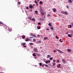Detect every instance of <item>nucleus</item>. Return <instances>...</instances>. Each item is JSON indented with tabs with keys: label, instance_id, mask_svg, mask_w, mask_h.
Here are the masks:
<instances>
[{
	"label": "nucleus",
	"instance_id": "55",
	"mask_svg": "<svg viewBox=\"0 0 73 73\" xmlns=\"http://www.w3.org/2000/svg\"><path fill=\"white\" fill-rule=\"evenodd\" d=\"M71 32H72V33H73V31H71Z\"/></svg>",
	"mask_w": 73,
	"mask_h": 73
},
{
	"label": "nucleus",
	"instance_id": "34",
	"mask_svg": "<svg viewBox=\"0 0 73 73\" xmlns=\"http://www.w3.org/2000/svg\"><path fill=\"white\" fill-rule=\"evenodd\" d=\"M56 38L57 39H58V36H56Z\"/></svg>",
	"mask_w": 73,
	"mask_h": 73
},
{
	"label": "nucleus",
	"instance_id": "28",
	"mask_svg": "<svg viewBox=\"0 0 73 73\" xmlns=\"http://www.w3.org/2000/svg\"><path fill=\"white\" fill-rule=\"evenodd\" d=\"M39 64V66H41L42 65V63H40Z\"/></svg>",
	"mask_w": 73,
	"mask_h": 73
},
{
	"label": "nucleus",
	"instance_id": "49",
	"mask_svg": "<svg viewBox=\"0 0 73 73\" xmlns=\"http://www.w3.org/2000/svg\"><path fill=\"white\" fill-rule=\"evenodd\" d=\"M69 26L70 27V28H71L72 27V25H70Z\"/></svg>",
	"mask_w": 73,
	"mask_h": 73
},
{
	"label": "nucleus",
	"instance_id": "9",
	"mask_svg": "<svg viewBox=\"0 0 73 73\" xmlns=\"http://www.w3.org/2000/svg\"><path fill=\"white\" fill-rule=\"evenodd\" d=\"M36 55H37V56H38V57H40V54L39 53H37Z\"/></svg>",
	"mask_w": 73,
	"mask_h": 73
},
{
	"label": "nucleus",
	"instance_id": "42",
	"mask_svg": "<svg viewBox=\"0 0 73 73\" xmlns=\"http://www.w3.org/2000/svg\"><path fill=\"white\" fill-rule=\"evenodd\" d=\"M48 63H50V60L48 61Z\"/></svg>",
	"mask_w": 73,
	"mask_h": 73
},
{
	"label": "nucleus",
	"instance_id": "6",
	"mask_svg": "<svg viewBox=\"0 0 73 73\" xmlns=\"http://www.w3.org/2000/svg\"><path fill=\"white\" fill-rule=\"evenodd\" d=\"M40 12H42L43 11V10H42V7H40Z\"/></svg>",
	"mask_w": 73,
	"mask_h": 73
},
{
	"label": "nucleus",
	"instance_id": "64",
	"mask_svg": "<svg viewBox=\"0 0 73 73\" xmlns=\"http://www.w3.org/2000/svg\"><path fill=\"white\" fill-rule=\"evenodd\" d=\"M30 38H31V37H30Z\"/></svg>",
	"mask_w": 73,
	"mask_h": 73
},
{
	"label": "nucleus",
	"instance_id": "35",
	"mask_svg": "<svg viewBox=\"0 0 73 73\" xmlns=\"http://www.w3.org/2000/svg\"><path fill=\"white\" fill-rule=\"evenodd\" d=\"M40 12H41L42 15H44V13H42V11Z\"/></svg>",
	"mask_w": 73,
	"mask_h": 73
},
{
	"label": "nucleus",
	"instance_id": "17",
	"mask_svg": "<svg viewBox=\"0 0 73 73\" xmlns=\"http://www.w3.org/2000/svg\"><path fill=\"white\" fill-rule=\"evenodd\" d=\"M40 28H41V26H40L37 27V29H40Z\"/></svg>",
	"mask_w": 73,
	"mask_h": 73
},
{
	"label": "nucleus",
	"instance_id": "47",
	"mask_svg": "<svg viewBox=\"0 0 73 73\" xmlns=\"http://www.w3.org/2000/svg\"><path fill=\"white\" fill-rule=\"evenodd\" d=\"M61 39H60L59 40V41H60L61 42H62V41H61Z\"/></svg>",
	"mask_w": 73,
	"mask_h": 73
},
{
	"label": "nucleus",
	"instance_id": "11",
	"mask_svg": "<svg viewBox=\"0 0 73 73\" xmlns=\"http://www.w3.org/2000/svg\"><path fill=\"white\" fill-rule=\"evenodd\" d=\"M62 62H65V63H66V62L65 61V60L64 59H62Z\"/></svg>",
	"mask_w": 73,
	"mask_h": 73
},
{
	"label": "nucleus",
	"instance_id": "33",
	"mask_svg": "<svg viewBox=\"0 0 73 73\" xmlns=\"http://www.w3.org/2000/svg\"><path fill=\"white\" fill-rule=\"evenodd\" d=\"M40 4H42V2L41 1H40Z\"/></svg>",
	"mask_w": 73,
	"mask_h": 73
},
{
	"label": "nucleus",
	"instance_id": "1",
	"mask_svg": "<svg viewBox=\"0 0 73 73\" xmlns=\"http://www.w3.org/2000/svg\"><path fill=\"white\" fill-rule=\"evenodd\" d=\"M56 50H57L59 53H62V51H61L60 50H58V49H56Z\"/></svg>",
	"mask_w": 73,
	"mask_h": 73
},
{
	"label": "nucleus",
	"instance_id": "53",
	"mask_svg": "<svg viewBox=\"0 0 73 73\" xmlns=\"http://www.w3.org/2000/svg\"><path fill=\"white\" fill-rule=\"evenodd\" d=\"M42 66H44V64L42 65Z\"/></svg>",
	"mask_w": 73,
	"mask_h": 73
},
{
	"label": "nucleus",
	"instance_id": "57",
	"mask_svg": "<svg viewBox=\"0 0 73 73\" xmlns=\"http://www.w3.org/2000/svg\"><path fill=\"white\" fill-rule=\"evenodd\" d=\"M67 8H69V7H68V6H67Z\"/></svg>",
	"mask_w": 73,
	"mask_h": 73
},
{
	"label": "nucleus",
	"instance_id": "22",
	"mask_svg": "<svg viewBox=\"0 0 73 73\" xmlns=\"http://www.w3.org/2000/svg\"><path fill=\"white\" fill-rule=\"evenodd\" d=\"M0 24H3V25H4V24H3V22L0 21Z\"/></svg>",
	"mask_w": 73,
	"mask_h": 73
},
{
	"label": "nucleus",
	"instance_id": "45",
	"mask_svg": "<svg viewBox=\"0 0 73 73\" xmlns=\"http://www.w3.org/2000/svg\"><path fill=\"white\" fill-rule=\"evenodd\" d=\"M62 13H63V14H65V12H64V11H62Z\"/></svg>",
	"mask_w": 73,
	"mask_h": 73
},
{
	"label": "nucleus",
	"instance_id": "13",
	"mask_svg": "<svg viewBox=\"0 0 73 73\" xmlns=\"http://www.w3.org/2000/svg\"><path fill=\"white\" fill-rule=\"evenodd\" d=\"M51 57V56L49 55H47V58H49V57Z\"/></svg>",
	"mask_w": 73,
	"mask_h": 73
},
{
	"label": "nucleus",
	"instance_id": "43",
	"mask_svg": "<svg viewBox=\"0 0 73 73\" xmlns=\"http://www.w3.org/2000/svg\"><path fill=\"white\" fill-rule=\"evenodd\" d=\"M38 42H39V43H41V40L38 41Z\"/></svg>",
	"mask_w": 73,
	"mask_h": 73
},
{
	"label": "nucleus",
	"instance_id": "38",
	"mask_svg": "<svg viewBox=\"0 0 73 73\" xmlns=\"http://www.w3.org/2000/svg\"><path fill=\"white\" fill-rule=\"evenodd\" d=\"M38 25H40L41 23H40V22H39L38 23Z\"/></svg>",
	"mask_w": 73,
	"mask_h": 73
},
{
	"label": "nucleus",
	"instance_id": "8",
	"mask_svg": "<svg viewBox=\"0 0 73 73\" xmlns=\"http://www.w3.org/2000/svg\"><path fill=\"white\" fill-rule=\"evenodd\" d=\"M21 45H25L26 43H22L21 44Z\"/></svg>",
	"mask_w": 73,
	"mask_h": 73
},
{
	"label": "nucleus",
	"instance_id": "15",
	"mask_svg": "<svg viewBox=\"0 0 73 73\" xmlns=\"http://www.w3.org/2000/svg\"><path fill=\"white\" fill-rule=\"evenodd\" d=\"M68 52H71V50L68 49Z\"/></svg>",
	"mask_w": 73,
	"mask_h": 73
},
{
	"label": "nucleus",
	"instance_id": "56",
	"mask_svg": "<svg viewBox=\"0 0 73 73\" xmlns=\"http://www.w3.org/2000/svg\"><path fill=\"white\" fill-rule=\"evenodd\" d=\"M59 67H60V66H59V65L58 66V68H59Z\"/></svg>",
	"mask_w": 73,
	"mask_h": 73
},
{
	"label": "nucleus",
	"instance_id": "48",
	"mask_svg": "<svg viewBox=\"0 0 73 73\" xmlns=\"http://www.w3.org/2000/svg\"><path fill=\"white\" fill-rule=\"evenodd\" d=\"M59 61H60V60H58L57 61V62H59Z\"/></svg>",
	"mask_w": 73,
	"mask_h": 73
},
{
	"label": "nucleus",
	"instance_id": "29",
	"mask_svg": "<svg viewBox=\"0 0 73 73\" xmlns=\"http://www.w3.org/2000/svg\"><path fill=\"white\" fill-rule=\"evenodd\" d=\"M35 13H36V14H37L38 13V11H35Z\"/></svg>",
	"mask_w": 73,
	"mask_h": 73
},
{
	"label": "nucleus",
	"instance_id": "46",
	"mask_svg": "<svg viewBox=\"0 0 73 73\" xmlns=\"http://www.w3.org/2000/svg\"><path fill=\"white\" fill-rule=\"evenodd\" d=\"M27 8V9H29V7H26Z\"/></svg>",
	"mask_w": 73,
	"mask_h": 73
},
{
	"label": "nucleus",
	"instance_id": "39",
	"mask_svg": "<svg viewBox=\"0 0 73 73\" xmlns=\"http://www.w3.org/2000/svg\"><path fill=\"white\" fill-rule=\"evenodd\" d=\"M35 2L36 4H37V2H36V0L35 1Z\"/></svg>",
	"mask_w": 73,
	"mask_h": 73
},
{
	"label": "nucleus",
	"instance_id": "26",
	"mask_svg": "<svg viewBox=\"0 0 73 73\" xmlns=\"http://www.w3.org/2000/svg\"><path fill=\"white\" fill-rule=\"evenodd\" d=\"M64 13H65V15H68V12H67L65 11L64 12Z\"/></svg>",
	"mask_w": 73,
	"mask_h": 73
},
{
	"label": "nucleus",
	"instance_id": "32",
	"mask_svg": "<svg viewBox=\"0 0 73 73\" xmlns=\"http://www.w3.org/2000/svg\"><path fill=\"white\" fill-rule=\"evenodd\" d=\"M45 62L46 63V64H48V61H46Z\"/></svg>",
	"mask_w": 73,
	"mask_h": 73
},
{
	"label": "nucleus",
	"instance_id": "62",
	"mask_svg": "<svg viewBox=\"0 0 73 73\" xmlns=\"http://www.w3.org/2000/svg\"><path fill=\"white\" fill-rule=\"evenodd\" d=\"M30 11H32V10H30Z\"/></svg>",
	"mask_w": 73,
	"mask_h": 73
},
{
	"label": "nucleus",
	"instance_id": "3",
	"mask_svg": "<svg viewBox=\"0 0 73 73\" xmlns=\"http://www.w3.org/2000/svg\"><path fill=\"white\" fill-rule=\"evenodd\" d=\"M8 28L9 31L10 32H11V31H12V29H11V28H9V27H8Z\"/></svg>",
	"mask_w": 73,
	"mask_h": 73
},
{
	"label": "nucleus",
	"instance_id": "54",
	"mask_svg": "<svg viewBox=\"0 0 73 73\" xmlns=\"http://www.w3.org/2000/svg\"><path fill=\"white\" fill-rule=\"evenodd\" d=\"M38 37H40V35H38Z\"/></svg>",
	"mask_w": 73,
	"mask_h": 73
},
{
	"label": "nucleus",
	"instance_id": "30",
	"mask_svg": "<svg viewBox=\"0 0 73 73\" xmlns=\"http://www.w3.org/2000/svg\"><path fill=\"white\" fill-rule=\"evenodd\" d=\"M49 59L50 60H52L53 59V57L50 58Z\"/></svg>",
	"mask_w": 73,
	"mask_h": 73
},
{
	"label": "nucleus",
	"instance_id": "16",
	"mask_svg": "<svg viewBox=\"0 0 73 73\" xmlns=\"http://www.w3.org/2000/svg\"><path fill=\"white\" fill-rule=\"evenodd\" d=\"M44 65H45V66H46V67H48V68L49 67L47 65V64H44Z\"/></svg>",
	"mask_w": 73,
	"mask_h": 73
},
{
	"label": "nucleus",
	"instance_id": "40",
	"mask_svg": "<svg viewBox=\"0 0 73 73\" xmlns=\"http://www.w3.org/2000/svg\"><path fill=\"white\" fill-rule=\"evenodd\" d=\"M48 25H50V26H52V25L50 23H49L48 24Z\"/></svg>",
	"mask_w": 73,
	"mask_h": 73
},
{
	"label": "nucleus",
	"instance_id": "31",
	"mask_svg": "<svg viewBox=\"0 0 73 73\" xmlns=\"http://www.w3.org/2000/svg\"><path fill=\"white\" fill-rule=\"evenodd\" d=\"M50 29H51V30L53 31V28L52 27H50Z\"/></svg>",
	"mask_w": 73,
	"mask_h": 73
},
{
	"label": "nucleus",
	"instance_id": "7",
	"mask_svg": "<svg viewBox=\"0 0 73 73\" xmlns=\"http://www.w3.org/2000/svg\"><path fill=\"white\" fill-rule=\"evenodd\" d=\"M48 37H45L44 38V40H48Z\"/></svg>",
	"mask_w": 73,
	"mask_h": 73
},
{
	"label": "nucleus",
	"instance_id": "24",
	"mask_svg": "<svg viewBox=\"0 0 73 73\" xmlns=\"http://www.w3.org/2000/svg\"><path fill=\"white\" fill-rule=\"evenodd\" d=\"M56 52H57V51H56V50H53L54 53H56Z\"/></svg>",
	"mask_w": 73,
	"mask_h": 73
},
{
	"label": "nucleus",
	"instance_id": "21",
	"mask_svg": "<svg viewBox=\"0 0 73 73\" xmlns=\"http://www.w3.org/2000/svg\"><path fill=\"white\" fill-rule=\"evenodd\" d=\"M32 36H33V37H36V36H35V35H34L33 34H32Z\"/></svg>",
	"mask_w": 73,
	"mask_h": 73
},
{
	"label": "nucleus",
	"instance_id": "63",
	"mask_svg": "<svg viewBox=\"0 0 73 73\" xmlns=\"http://www.w3.org/2000/svg\"><path fill=\"white\" fill-rule=\"evenodd\" d=\"M59 68H61V66H59Z\"/></svg>",
	"mask_w": 73,
	"mask_h": 73
},
{
	"label": "nucleus",
	"instance_id": "23",
	"mask_svg": "<svg viewBox=\"0 0 73 73\" xmlns=\"http://www.w3.org/2000/svg\"><path fill=\"white\" fill-rule=\"evenodd\" d=\"M29 44L31 45H33V43H30Z\"/></svg>",
	"mask_w": 73,
	"mask_h": 73
},
{
	"label": "nucleus",
	"instance_id": "14",
	"mask_svg": "<svg viewBox=\"0 0 73 73\" xmlns=\"http://www.w3.org/2000/svg\"><path fill=\"white\" fill-rule=\"evenodd\" d=\"M30 20H32V17H30L28 18Z\"/></svg>",
	"mask_w": 73,
	"mask_h": 73
},
{
	"label": "nucleus",
	"instance_id": "20",
	"mask_svg": "<svg viewBox=\"0 0 73 73\" xmlns=\"http://www.w3.org/2000/svg\"><path fill=\"white\" fill-rule=\"evenodd\" d=\"M25 35H23V36H22V38L23 39H24V38H25Z\"/></svg>",
	"mask_w": 73,
	"mask_h": 73
},
{
	"label": "nucleus",
	"instance_id": "5",
	"mask_svg": "<svg viewBox=\"0 0 73 73\" xmlns=\"http://www.w3.org/2000/svg\"><path fill=\"white\" fill-rule=\"evenodd\" d=\"M29 6H30V8H33V5H30Z\"/></svg>",
	"mask_w": 73,
	"mask_h": 73
},
{
	"label": "nucleus",
	"instance_id": "60",
	"mask_svg": "<svg viewBox=\"0 0 73 73\" xmlns=\"http://www.w3.org/2000/svg\"><path fill=\"white\" fill-rule=\"evenodd\" d=\"M36 5H38V4L37 3L36 4Z\"/></svg>",
	"mask_w": 73,
	"mask_h": 73
},
{
	"label": "nucleus",
	"instance_id": "59",
	"mask_svg": "<svg viewBox=\"0 0 73 73\" xmlns=\"http://www.w3.org/2000/svg\"><path fill=\"white\" fill-rule=\"evenodd\" d=\"M60 65H61V64H59V66H60Z\"/></svg>",
	"mask_w": 73,
	"mask_h": 73
},
{
	"label": "nucleus",
	"instance_id": "58",
	"mask_svg": "<svg viewBox=\"0 0 73 73\" xmlns=\"http://www.w3.org/2000/svg\"><path fill=\"white\" fill-rule=\"evenodd\" d=\"M72 26L73 27V23H72Z\"/></svg>",
	"mask_w": 73,
	"mask_h": 73
},
{
	"label": "nucleus",
	"instance_id": "50",
	"mask_svg": "<svg viewBox=\"0 0 73 73\" xmlns=\"http://www.w3.org/2000/svg\"><path fill=\"white\" fill-rule=\"evenodd\" d=\"M23 47H25V48H26V46H23Z\"/></svg>",
	"mask_w": 73,
	"mask_h": 73
},
{
	"label": "nucleus",
	"instance_id": "18",
	"mask_svg": "<svg viewBox=\"0 0 73 73\" xmlns=\"http://www.w3.org/2000/svg\"><path fill=\"white\" fill-rule=\"evenodd\" d=\"M4 27V28H7H7H8V27H7V26L6 25H5Z\"/></svg>",
	"mask_w": 73,
	"mask_h": 73
},
{
	"label": "nucleus",
	"instance_id": "37",
	"mask_svg": "<svg viewBox=\"0 0 73 73\" xmlns=\"http://www.w3.org/2000/svg\"><path fill=\"white\" fill-rule=\"evenodd\" d=\"M18 4H21V3L20 2H18Z\"/></svg>",
	"mask_w": 73,
	"mask_h": 73
},
{
	"label": "nucleus",
	"instance_id": "51",
	"mask_svg": "<svg viewBox=\"0 0 73 73\" xmlns=\"http://www.w3.org/2000/svg\"><path fill=\"white\" fill-rule=\"evenodd\" d=\"M53 62H55V61H56V60H53Z\"/></svg>",
	"mask_w": 73,
	"mask_h": 73
},
{
	"label": "nucleus",
	"instance_id": "27",
	"mask_svg": "<svg viewBox=\"0 0 73 73\" xmlns=\"http://www.w3.org/2000/svg\"><path fill=\"white\" fill-rule=\"evenodd\" d=\"M36 41V40L35 39H33V42H35Z\"/></svg>",
	"mask_w": 73,
	"mask_h": 73
},
{
	"label": "nucleus",
	"instance_id": "41",
	"mask_svg": "<svg viewBox=\"0 0 73 73\" xmlns=\"http://www.w3.org/2000/svg\"><path fill=\"white\" fill-rule=\"evenodd\" d=\"M55 64H56L55 63H54L53 64V66H55Z\"/></svg>",
	"mask_w": 73,
	"mask_h": 73
},
{
	"label": "nucleus",
	"instance_id": "12",
	"mask_svg": "<svg viewBox=\"0 0 73 73\" xmlns=\"http://www.w3.org/2000/svg\"><path fill=\"white\" fill-rule=\"evenodd\" d=\"M30 41V39H28V38H27L26 41Z\"/></svg>",
	"mask_w": 73,
	"mask_h": 73
},
{
	"label": "nucleus",
	"instance_id": "19",
	"mask_svg": "<svg viewBox=\"0 0 73 73\" xmlns=\"http://www.w3.org/2000/svg\"><path fill=\"white\" fill-rule=\"evenodd\" d=\"M33 56H34V57H36V55H35V53H33Z\"/></svg>",
	"mask_w": 73,
	"mask_h": 73
},
{
	"label": "nucleus",
	"instance_id": "52",
	"mask_svg": "<svg viewBox=\"0 0 73 73\" xmlns=\"http://www.w3.org/2000/svg\"><path fill=\"white\" fill-rule=\"evenodd\" d=\"M46 30H47V31H49V29H46Z\"/></svg>",
	"mask_w": 73,
	"mask_h": 73
},
{
	"label": "nucleus",
	"instance_id": "4",
	"mask_svg": "<svg viewBox=\"0 0 73 73\" xmlns=\"http://www.w3.org/2000/svg\"><path fill=\"white\" fill-rule=\"evenodd\" d=\"M72 1H73V0H68V2L70 3H72Z\"/></svg>",
	"mask_w": 73,
	"mask_h": 73
},
{
	"label": "nucleus",
	"instance_id": "2",
	"mask_svg": "<svg viewBox=\"0 0 73 73\" xmlns=\"http://www.w3.org/2000/svg\"><path fill=\"white\" fill-rule=\"evenodd\" d=\"M34 49V52H36L37 53H38V50H37V48H35Z\"/></svg>",
	"mask_w": 73,
	"mask_h": 73
},
{
	"label": "nucleus",
	"instance_id": "25",
	"mask_svg": "<svg viewBox=\"0 0 73 73\" xmlns=\"http://www.w3.org/2000/svg\"><path fill=\"white\" fill-rule=\"evenodd\" d=\"M68 37H72V36H71V35L70 34H68Z\"/></svg>",
	"mask_w": 73,
	"mask_h": 73
},
{
	"label": "nucleus",
	"instance_id": "61",
	"mask_svg": "<svg viewBox=\"0 0 73 73\" xmlns=\"http://www.w3.org/2000/svg\"><path fill=\"white\" fill-rule=\"evenodd\" d=\"M50 36H51V35H50L49 36V37H50Z\"/></svg>",
	"mask_w": 73,
	"mask_h": 73
},
{
	"label": "nucleus",
	"instance_id": "10",
	"mask_svg": "<svg viewBox=\"0 0 73 73\" xmlns=\"http://www.w3.org/2000/svg\"><path fill=\"white\" fill-rule=\"evenodd\" d=\"M52 10L54 11V12H56V9H54Z\"/></svg>",
	"mask_w": 73,
	"mask_h": 73
},
{
	"label": "nucleus",
	"instance_id": "44",
	"mask_svg": "<svg viewBox=\"0 0 73 73\" xmlns=\"http://www.w3.org/2000/svg\"><path fill=\"white\" fill-rule=\"evenodd\" d=\"M48 17H49V16H50V14H48Z\"/></svg>",
	"mask_w": 73,
	"mask_h": 73
},
{
	"label": "nucleus",
	"instance_id": "36",
	"mask_svg": "<svg viewBox=\"0 0 73 73\" xmlns=\"http://www.w3.org/2000/svg\"><path fill=\"white\" fill-rule=\"evenodd\" d=\"M32 20H33V21H35V19H32Z\"/></svg>",
	"mask_w": 73,
	"mask_h": 73
}]
</instances>
